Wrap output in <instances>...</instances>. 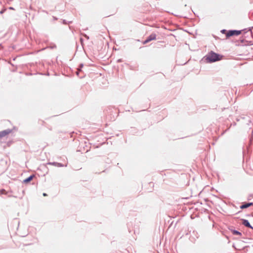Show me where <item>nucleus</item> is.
Returning a JSON list of instances; mask_svg holds the SVG:
<instances>
[{"mask_svg":"<svg viewBox=\"0 0 253 253\" xmlns=\"http://www.w3.org/2000/svg\"><path fill=\"white\" fill-rule=\"evenodd\" d=\"M222 57V55L216 53L213 51H211L204 57L203 59L207 63H211L221 60Z\"/></svg>","mask_w":253,"mask_h":253,"instance_id":"f257e3e1","label":"nucleus"},{"mask_svg":"<svg viewBox=\"0 0 253 253\" xmlns=\"http://www.w3.org/2000/svg\"><path fill=\"white\" fill-rule=\"evenodd\" d=\"M241 30H231L227 31L226 37L227 38H228L230 37L234 36H238L241 34Z\"/></svg>","mask_w":253,"mask_h":253,"instance_id":"f03ea898","label":"nucleus"},{"mask_svg":"<svg viewBox=\"0 0 253 253\" xmlns=\"http://www.w3.org/2000/svg\"><path fill=\"white\" fill-rule=\"evenodd\" d=\"M15 127H14L13 129H6L4 130L0 131V138L9 134V133H11L13 129H15Z\"/></svg>","mask_w":253,"mask_h":253,"instance_id":"7ed1b4c3","label":"nucleus"},{"mask_svg":"<svg viewBox=\"0 0 253 253\" xmlns=\"http://www.w3.org/2000/svg\"><path fill=\"white\" fill-rule=\"evenodd\" d=\"M246 167L253 169V159H247Z\"/></svg>","mask_w":253,"mask_h":253,"instance_id":"20e7f679","label":"nucleus"},{"mask_svg":"<svg viewBox=\"0 0 253 253\" xmlns=\"http://www.w3.org/2000/svg\"><path fill=\"white\" fill-rule=\"evenodd\" d=\"M242 224L246 227L250 228L251 229H253V227L252 226V225L250 224L249 221L247 219H242Z\"/></svg>","mask_w":253,"mask_h":253,"instance_id":"39448f33","label":"nucleus"},{"mask_svg":"<svg viewBox=\"0 0 253 253\" xmlns=\"http://www.w3.org/2000/svg\"><path fill=\"white\" fill-rule=\"evenodd\" d=\"M48 165H53L55 167H64V165L61 163H57V162H49L47 163ZM65 167L67 166V165H65Z\"/></svg>","mask_w":253,"mask_h":253,"instance_id":"423d86ee","label":"nucleus"},{"mask_svg":"<svg viewBox=\"0 0 253 253\" xmlns=\"http://www.w3.org/2000/svg\"><path fill=\"white\" fill-rule=\"evenodd\" d=\"M253 205V203H245L240 206V209H244Z\"/></svg>","mask_w":253,"mask_h":253,"instance_id":"0eeeda50","label":"nucleus"},{"mask_svg":"<svg viewBox=\"0 0 253 253\" xmlns=\"http://www.w3.org/2000/svg\"><path fill=\"white\" fill-rule=\"evenodd\" d=\"M35 176L34 174H32L30 176H29L28 177L26 178L23 180V183H28L30 182L31 181L33 180L34 177Z\"/></svg>","mask_w":253,"mask_h":253,"instance_id":"6e6552de","label":"nucleus"},{"mask_svg":"<svg viewBox=\"0 0 253 253\" xmlns=\"http://www.w3.org/2000/svg\"><path fill=\"white\" fill-rule=\"evenodd\" d=\"M156 34L155 33H152L150 35H149L146 39L149 42L154 40L156 39Z\"/></svg>","mask_w":253,"mask_h":253,"instance_id":"1a4fd4ad","label":"nucleus"},{"mask_svg":"<svg viewBox=\"0 0 253 253\" xmlns=\"http://www.w3.org/2000/svg\"><path fill=\"white\" fill-rule=\"evenodd\" d=\"M230 230L233 235H239V236L242 235V233L240 232H239L235 229H231Z\"/></svg>","mask_w":253,"mask_h":253,"instance_id":"9d476101","label":"nucleus"},{"mask_svg":"<svg viewBox=\"0 0 253 253\" xmlns=\"http://www.w3.org/2000/svg\"><path fill=\"white\" fill-rule=\"evenodd\" d=\"M249 18L253 21V10L251 11L249 13Z\"/></svg>","mask_w":253,"mask_h":253,"instance_id":"9b49d317","label":"nucleus"},{"mask_svg":"<svg viewBox=\"0 0 253 253\" xmlns=\"http://www.w3.org/2000/svg\"><path fill=\"white\" fill-rule=\"evenodd\" d=\"M82 71L80 70L79 69H77V71L76 72V75L77 76H78L79 78H83L84 77L83 76H80V72H81Z\"/></svg>","mask_w":253,"mask_h":253,"instance_id":"f8f14e48","label":"nucleus"},{"mask_svg":"<svg viewBox=\"0 0 253 253\" xmlns=\"http://www.w3.org/2000/svg\"><path fill=\"white\" fill-rule=\"evenodd\" d=\"M7 194V192H6L4 189H2L0 190V194H4L6 195Z\"/></svg>","mask_w":253,"mask_h":253,"instance_id":"ddd939ff","label":"nucleus"},{"mask_svg":"<svg viewBox=\"0 0 253 253\" xmlns=\"http://www.w3.org/2000/svg\"><path fill=\"white\" fill-rule=\"evenodd\" d=\"M83 66H84V64L81 63L79 65V66L78 69H79L80 70L82 71V68L83 67Z\"/></svg>","mask_w":253,"mask_h":253,"instance_id":"4468645a","label":"nucleus"},{"mask_svg":"<svg viewBox=\"0 0 253 253\" xmlns=\"http://www.w3.org/2000/svg\"><path fill=\"white\" fill-rule=\"evenodd\" d=\"M72 23V21H69L68 22H67L66 20H63V23L64 24H67L68 23Z\"/></svg>","mask_w":253,"mask_h":253,"instance_id":"2eb2a0df","label":"nucleus"},{"mask_svg":"<svg viewBox=\"0 0 253 253\" xmlns=\"http://www.w3.org/2000/svg\"><path fill=\"white\" fill-rule=\"evenodd\" d=\"M227 31L225 29H223L221 31V33L222 34H226L227 33Z\"/></svg>","mask_w":253,"mask_h":253,"instance_id":"dca6fc26","label":"nucleus"},{"mask_svg":"<svg viewBox=\"0 0 253 253\" xmlns=\"http://www.w3.org/2000/svg\"><path fill=\"white\" fill-rule=\"evenodd\" d=\"M150 42L149 41H148L147 39H146L143 42V44H146L148 42Z\"/></svg>","mask_w":253,"mask_h":253,"instance_id":"f3484780","label":"nucleus"},{"mask_svg":"<svg viewBox=\"0 0 253 253\" xmlns=\"http://www.w3.org/2000/svg\"><path fill=\"white\" fill-rule=\"evenodd\" d=\"M5 11V9H2L1 11H0V14H1L3 13Z\"/></svg>","mask_w":253,"mask_h":253,"instance_id":"a211bd4d","label":"nucleus"},{"mask_svg":"<svg viewBox=\"0 0 253 253\" xmlns=\"http://www.w3.org/2000/svg\"><path fill=\"white\" fill-rule=\"evenodd\" d=\"M123 60L122 59H119L118 60H117V62H122Z\"/></svg>","mask_w":253,"mask_h":253,"instance_id":"6ab92c4d","label":"nucleus"},{"mask_svg":"<svg viewBox=\"0 0 253 253\" xmlns=\"http://www.w3.org/2000/svg\"><path fill=\"white\" fill-rule=\"evenodd\" d=\"M84 37H85L87 39H89V37L87 36L86 35H84Z\"/></svg>","mask_w":253,"mask_h":253,"instance_id":"aec40b11","label":"nucleus"},{"mask_svg":"<svg viewBox=\"0 0 253 253\" xmlns=\"http://www.w3.org/2000/svg\"><path fill=\"white\" fill-rule=\"evenodd\" d=\"M80 41H81V42L82 43L83 42V38H80Z\"/></svg>","mask_w":253,"mask_h":253,"instance_id":"412c9836","label":"nucleus"},{"mask_svg":"<svg viewBox=\"0 0 253 253\" xmlns=\"http://www.w3.org/2000/svg\"><path fill=\"white\" fill-rule=\"evenodd\" d=\"M42 195H43V196H47V194L45 193H43Z\"/></svg>","mask_w":253,"mask_h":253,"instance_id":"4be33fe9","label":"nucleus"},{"mask_svg":"<svg viewBox=\"0 0 253 253\" xmlns=\"http://www.w3.org/2000/svg\"><path fill=\"white\" fill-rule=\"evenodd\" d=\"M9 8L10 9H14V8L12 7H10Z\"/></svg>","mask_w":253,"mask_h":253,"instance_id":"5701e85b","label":"nucleus"},{"mask_svg":"<svg viewBox=\"0 0 253 253\" xmlns=\"http://www.w3.org/2000/svg\"><path fill=\"white\" fill-rule=\"evenodd\" d=\"M53 18H54V19H56V20L57 19V18H55V17H54Z\"/></svg>","mask_w":253,"mask_h":253,"instance_id":"b1692460","label":"nucleus"}]
</instances>
